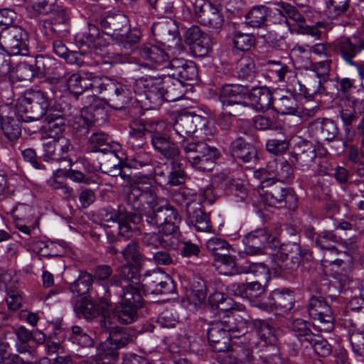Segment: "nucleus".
Wrapping results in <instances>:
<instances>
[{
  "mask_svg": "<svg viewBox=\"0 0 364 364\" xmlns=\"http://www.w3.org/2000/svg\"><path fill=\"white\" fill-rule=\"evenodd\" d=\"M140 282L137 274L128 267H123L111 279V285L121 289L117 291L121 301L114 310V316L121 323H131L137 318V310L143 303L139 292Z\"/></svg>",
  "mask_w": 364,
  "mask_h": 364,
  "instance_id": "obj_1",
  "label": "nucleus"
},
{
  "mask_svg": "<svg viewBox=\"0 0 364 364\" xmlns=\"http://www.w3.org/2000/svg\"><path fill=\"white\" fill-rule=\"evenodd\" d=\"M109 82H113V80L98 77L89 78L88 83L90 85H88V89H90L93 94L82 98L84 107L79 114L73 117L70 120L73 129L80 136H85L95 125L96 122L95 112H98L100 109L99 99L96 97V94H100L104 90L107 92V85Z\"/></svg>",
  "mask_w": 364,
  "mask_h": 364,
  "instance_id": "obj_2",
  "label": "nucleus"
},
{
  "mask_svg": "<svg viewBox=\"0 0 364 364\" xmlns=\"http://www.w3.org/2000/svg\"><path fill=\"white\" fill-rule=\"evenodd\" d=\"M296 168L302 171H311L314 175H327L332 170L331 164L325 154H317L316 146L307 140L297 142L292 154Z\"/></svg>",
  "mask_w": 364,
  "mask_h": 364,
  "instance_id": "obj_3",
  "label": "nucleus"
},
{
  "mask_svg": "<svg viewBox=\"0 0 364 364\" xmlns=\"http://www.w3.org/2000/svg\"><path fill=\"white\" fill-rule=\"evenodd\" d=\"M151 211L146 215V221L161 228L166 237H175L179 235L181 216L173 206L163 198L156 196L154 200H149Z\"/></svg>",
  "mask_w": 364,
  "mask_h": 364,
  "instance_id": "obj_4",
  "label": "nucleus"
},
{
  "mask_svg": "<svg viewBox=\"0 0 364 364\" xmlns=\"http://www.w3.org/2000/svg\"><path fill=\"white\" fill-rule=\"evenodd\" d=\"M183 151L187 163L193 168L200 171H211L219 158L217 149L210 147L207 144L196 141L194 137L191 140L183 136Z\"/></svg>",
  "mask_w": 364,
  "mask_h": 364,
  "instance_id": "obj_5",
  "label": "nucleus"
},
{
  "mask_svg": "<svg viewBox=\"0 0 364 364\" xmlns=\"http://www.w3.org/2000/svg\"><path fill=\"white\" fill-rule=\"evenodd\" d=\"M197 17L199 22L208 28L220 30L224 18L219 8L207 0L183 1V18L191 20Z\"/></svg>",
  "mask_w": 364,
  "mask_h": 364,
  "instance_id": "obj_6",
  "label": "nucleus"
},
{
  "mask_svg": "<svg viewBox=\"0 0 364 364\" xmlns=\"http://www.w3.org/2000/svg\"><path fill=\"white\" fill-rule=\"evenodd\" d=\"M48 107V98L41 90H27L16 102L18 114L25 122L39 120L46 114Z\"/></svg>",
  "mask_w": 364,
  "mask_h": 364,
  "instance_id": "obj_7",
  "label": "nucleus"
},
{
  "mask_svg": "<svg viewBox=\"0 0 364 364\" xmlns=\"http://www.w3.org/2000/svg\"><path fill=\"white\" fill-rule=\"evenodd\" d=\"M328 47L338 58L350 65L364 51V28L358 30L350 36H340L331 43Z\"/></svg>",
  "mask_w": 364,
  "mask_h": 364,
  "instance_id": "obj_8",
  "label": "nucleus"
},
{
  "mask_svg": "<svg viewBox=\"0 0 364 364\" xmlns=\"http://www.w3.org/2000/svg\"><path fill=\"white\" fill-rule=\"evenodd\" d=\"M260 179L263 188L264 200L270 206L285 207L294 210L297 207V196L289 188H285L282 183L267 180L265 176L257 177Z\"/></svg>",
  "mask_w": 364,
  "mask_h": 364,
  "instance_id": "obj_9",
  "label": "nucleus"
},
{
  "mask_svg": "<svg viewBox=\"0 0 364 364\" xmlns=\"http://www.w3.org/2000/svg\"><path fill=\"white\" fill-rule=\"evenodd\" d=\"M133 336L126 331L113 328L107 339L102 342L97 348L98 359L90 358L87 360L93 363L112 364L119 358L118 350L132 341Z\"/></svg>",
  "mask_w": 364,
  "mask_h": 364,
  "instance_id": "obj_10",
  "label": "nucleus"
},
{
  "mask_svg": "<svg viewBox=\"0 0 364 364\" xmlns=\"http://www.w3.org/2000/svg\"><path fill=\"white\" fill-rule=\"evenodd\" d=\"M310 257L309 251L302 250L299 243H284L280 247V254L273 269L279 274H291L298 269L301 262L309 260Z\"/></svg>",
  "mask_w": 364,
  "mask_h": 364,
  "instance_id": "obj_11",
  "label": "nucleus"
},
{
  "mask_svg": "<svg viewBox=\"0 0 364 364\" xmlns=\"http://www.w3.org/2000/svg\"><path fill=\"white\" fill-rule=\"evenodd\" d=\"M248 87L240 84H226L219 90L218 99L224 113L235 117L242 114L241 107H247L244 100L247 96Z\"/></svg>",
  "mask_w": 364,
  "mask_h": 364,
  "instance_id": "obj_12",
  "label": "nucleus"
},
{
  "mask_svg": "<svg viewBox=\"0 0 364 364\" xmlns=\"http://www.w3.org/2000/svg\"><path fill=\"white\" fill-rule=\"evenodd\" d=\"M28 34L21 26L14 25L0 32V47L10 55H28Z\"/></svg>",
  "mask_w": 364,
  "mask_h": 364,
  "instance_id": "obj_13",
  "label": "nucleus"
},
{
  "mask_svg": "<svg viewBox=\"0 0 364 364\" xmlns=\"http://www.w3.org/2000/svg\"><path fill=\"white\" fill-rule=\"evenodd\" d=\"M308 312L314 327L323 332H331L334 328V317L331 306L321 296H312L308 303Z\"/></svg>",
  "mask_w": 364,
  "mask_h": 364,
  "instance_id": "obj_14",
  "label": "nucleus"
},
{
  "mask_svg": "<svg viewBox=\"0 0 364 364\" xmlns=\"http://www.w3.org/2000/svg\"><path fill=\"white\" fill-rule=\"evenodd\" d=\"M136 85L144 89L145 99L149 102L148 109H155L159 108L164 100L174 102L182 97V95H179L176 98H170L168 93L165 96L163 80L160 77H144L137 81Z\"/></svg>",
  "mask_w": 364,
  "mask_h": 364,
  "instance_id": "obj_15",
  "label": "nucleus"
},
{
  "mask_svg": "<svg viewBox=\"0 0 364 364\" xmlns=\"http://www.w3.org/2000/svg\"><path fill=\"white\" fill-rule=\"evenodd\" d=\"M183 187V202L186 203V223L191 227L193 226L197 231L208 232L210 230V221L209 217L201 209V204L195 194H191L192 198L188 200L186 196L189 193L185 191Z\"/></svg>",
  "mask_w": 364,
  "mask_h": 364,
  "instance_id": "obj_16",
  "label": "nucleus"
},
{
  "mask_svg": "<svg viewBox=\"0 0 364 364\" xmlns=\"http://www.w3.org/2000/svg\"><path fill=\"white\" fill-rule=\"evenodd\" d=\"M256 177L265 176L267 180L278 183H291L294 178V170L286 160H272L267 164L266 169H261L255 173Z\"/></svg>",
  "mask_w": 364,
  "mask_h": 364,
  "instance_id": "obj_17",
  "label": "nucleus"
},
{
  "mask_svg": "<svg viewBox=\"0 0 364 364\" xmlns=\"http://www.w3.org/2000/svg\"><path fill=\"white\" fill-rule=\"evenodd\" d=\"M232 328L226 322L218 321L212 323L208 330L210 346L215 352H228L230 348V332Z\"/></svg>",
  "mask_w": 364,
  "mask_h": 364,
  "instance_id": "obj_18",
  "label": "nucleus"
},
{
  "mask_svg": "<svg viewBox=\"0 0 364 364\" xmlns=\"http://www.w3.org/2000/svg\"><path fill=\"white\" fill-rule=\"evenodd\" d=\"M109 219L118 223L119 234L124 237H132L136 228L139 217L136 214L128 211L124 207H119L118 210H113L107 214Z\"/></svg>",
  "mask_w": 364,
  "mask_h": 364,
  "instance_id": "obj_19",
  "label": "nucleus"
},
{
  "mask_svg": "<svg viewBox=\"0 0 364 364\" xmlns=\"http://www.w3.org/2000/svg\"><path fill=\"white\" fill-rule=\"evenodd\" d=\"M309 134L317 141H333L338 134L337 124L331 119L318 117L308 125Z\"/></svg>",
  "mask_w": 364,
  "mask_h": 364,
  "instance_id": "obj_20",
  "label": "nucleus"
},
{
  "mask_svg": "<svg viewBox=\"0 0 364 364\" xmlns=\"http://www.w3.org/2000/svg\"><path fill=\"white\" fill-rule=\"evenodd\" d=\"M102 32L117 39L124 37L127 31H129V19L122 14L114 16H108L101 20L100 22Z\"/></svg>",
  "mask_w": 364,
  "mask_h": 364,
  "instance_id": "obj_21",
  "label": "nucleus"
},
{
  "mask_svg": "<svg viewBox=\"0 0 364 364\" xmlns=\"http://www.w3.org/2000/svg\"><path fill=\"white\" fill-rule=\"evenodd\" d=\"M272 109L281 114L302 115L311 117L315 114L314 109H300L293 95H284L274 100Z\"/></svg>",
  "mask_w": 364,
  "mask_h": 364,
  "instance_id": "obj_22",
  "label": "nucleus"
},
{
  "mask_svg": "<svg viewBox=\"0 0 364 364\" xmlns=\"http://www.w3.org/2000/svg\"><path fill=\"white\" fill-rule=\"evenodd\" d=\"M270 235L264 228H259L247 234L243 240L244 253L248 255H262L263 248L266 247V243Z\"/></svg>",
  "mask_w": 364,
  "mask_h": 364,
  "instance_id": "obj_23",
  "label": "nucleus"
},
{
  "mask_svg": "<svg viewBox=\"0 0 364 364\" xmlns=\"http://www.w3.org/2000/svg\"><path fill=\"white\" fill-rule=\"evenodd\" d=\"M363 112V102L358 99L346 100L341 105L340 117L348 134H350L351 126Z\"/></svg>",
  "mask_w": 364,
  "mask_h": 364,
  "instance_id": "obj_24",
  "label": "nucleus"
},
{
  "mask_svg": "<svg viewBox=\"0 0 364 364\" xmlns=\"http://www.w3.org/2000/svg\"><path fill=\"white\" fill-rule=\"evenodd\" d=\"M107 86L108 100L116 108L121 109L132 100V90L130 86L114 80Z\"/></svg>",
  "mask_w": 364,
  "mask_h": 364,
  "instance_id": "obj_25",
  "label": "nucleus"
},
{
  "mask_svg": "<svg viewBox=\"0 0 364 364\" xmlns=\"http://www.w3.org/2000/svg\"><path fill=\"white\" fill-rule=\"evenodd\" d=\"M203 281L197 277L190 283V287H186V299L183 298V306L188 311L195 313L205 299V293L203 291Z\"/></svg>",
  "mask_w": 364,
  "mask_h": 364,
  "instance_id": "obj_26",
  "label": "nucleus"
},
{
  "mask_svg": "<svg viewBox=\"0 0 364 364\" xmlns=\"http://www.w3.org/2000/svg\"><path fill=\"white\" fill-rule=\"evenodd\" d=\"M230 152L235 160H240L243 163H256L257 161V151L255 146L245 141L242 138H237L230 146Z\"/></svg>",
  "mask_w": 364,
  "mask_h": 364,
  "instance_id": "obj_27",
  "label": "nucleus"
},
{
  "mask_svg": "<svg viewBox=\"0 0 364 364\" xmlns=\"http://www.w3.org/2000/svg\"><path fill=\"white\" fill-rule=\"evenodd\" d=\"M252 107L257 111L264 112L272 107L274 103L272 94L266 86L255 87L248 90L247 96Z\"/></svg>",
  "mask_w": 364,
  "mask_h": 364,
  "instance_id": "obj_28",
  "label": "nucleus"
},
{
  "mask_svg": "<svg viewBox=\"0 0 364 364\" xmlns=\"http://www.w3.org/2000/svg\"><path fill=\"white\" fill-rule=\"evenodd\" d=\"M18 340L23 346L19 347L18 350L20 353L29 352V348H33L37 345L43 343L46 341L45 334L40 331H31L24 326H20L16 331Z\"/></svg>",
  "mask_w": 364,
  "mask_h": 364,
  "instance_id": "obj_29",
  "label": "nucleus"
},
{
  "mask_svg": "<svg viewBox=\"0 0 364 364\" xmlns=\"http://www.w3.org/2000/svg\"><path fill=\"white\" fill-rule=\"evenodd\" d=\"M129 186L127 200L134 208H138L139 203L143 199L149 204V200H154L156 197V193L150 190V186L148 184L134 182Z\"/></svg>",
  "mask_w": 364,
  "mask_h": 364,
  "instance_id": "obj_30",
  "label": "nucleus"
},
{
  "mask_svg": "<svg viewBox=\"0 0 364 364\" xmlns=\"http://www.w3.org/2000/svg\"><path fill=\"white\" fill-rule=\"evenodd\" d=\"M140 55L146 60V66L156 68L168 60V55L158 46H146L140 50Z\"/></svg>",
  "mask_w": 364,
  "mask_h": 364,
  "instance_id": "obj_31",
  "label": "nucleus"
},
{
  "mask_svg": "<svg viewBox=\"0 0 364 364\" xmlns=\"http://www.w3.org/2000/svg\"><path fill=\"white\" fill-rule=\"evenodd\" d=\"M51 20L58 31V37H66L70 29V13L68 9L60 6H55L52 10Z\"/></svg>",
  "mask_w": 364,
  "mask_h": 364,
  "instance_id": "obj_32",
  "label": "nucleus"
},
{
  "mask_svg": "<svg viewBox=\"0 0 364 364\" xmlns=\"http://www.w3.org/2000/svg\"><path fill=\"white\" fill-rule=\"evenodd\" d=\"M107 301L105 299L90 301L87 298H82L75 309L82 314L85 318H91L100 315L107 309Z\"/></svg>",
  "mask_w": 364,
  "mask_h": 364,
  "instance_id": "obj_33",
  "label": "nucleus"
},
{
  "mask_svg": "<svg viewBox=\"0 0 364 364\" xmlns=\"http://www.w3.org/2000/svg\"><path fill=\"white\" fill-rule=\"evenodd\" d=\"M202 255L200 240L197 236L193 240L183 237V264L198 265Z\"/></svg>",
  "mask_w": 364,
  "mask_h": 364,
  "instance_id": "obj_34",
  "label": "nucleus"
},
{
  "mask_svg": "<svg viewBox=\"0 0 364 364\" xmlns=\"http://www.w3.org/2000/svg\"><path fill=\"white\" fill-rule=\"evenodd\" d=\"M206 119L196 113L195 107L183 103V130L189 136L196 132L197 128L205 124Z\"/></svg>",
  "mask_w": 364,
  "mask_h": 364,
  "instance_id": "obj_35",
  "label": "nucleus"
},
{
  "mask_svg": "<svg viewBox=\"0 0 364 364\" xmlns=\"http://www.w3.org/2000/svg\"><path fill=\"white\" fill-rule=\"evenodd\" d=\"M252 323L257 336L265 345L274 346L277 343V338L275 329L268 321L262 319H255Z\"/></svg>",
  "mask_w": 364,
  "mask_h": 364,
  "instance_id": "obj_36",
  "label": "nucleus"
},
{
  "mask_svg": "<svg viewBox=\"0 0 364 364\" xmlns=\"http://www.w3.org/2000/svg\"><path fill=\"white\" fill-rule=\"evenodd\" d=\"M78 41L81 46H86L90 50L97 51L102 50V47L105 46V42L100 36L99 29L95 25L90 24L88 26V32L78 35L77 36Z\"/></svg>",
  "mask_w": 364,
  "mask_h": 364,
  "instance_id": "obj_37",
  "label": "nucleus"
},
{
  "mask_svg": "<svg viewBox=\"0 0 364 364\" xmlns=\"http://www.w3.org/2000/svg\"><path fill=\"white\" fill-rule=\"evenodd\" d=\"M346 148L347 159L352 164L351 168L360 176H364V153L357 146L343 142Z\"/></svg>",
  "mask_w": 364,
  "mask_h": 364,
  "instance_id": "obj_38",
  "label": "nucleus"
},
{
  "mask_svg": "<svg viewBox=\"0 0 364 364\" xmlns=\"http://www.w3.org/2000/svg\"><path fill=\"white\" fill-rule=\"evenodd\" d=\"M120 254L122 255L127 265H124L122 267L119 269L118 274L124 267H129L131 269L134 270L136 274H138L137 271L135 269L131 267L130 265L137 266L141 263L143 259V255L140 251L139 244L134 240L130 241L120 252ZM137 275L139 276V274Z\"/></svg>",
  "mask_w": 364,
  "mask_h": 364,
  "instance_id": "obj_39",
  "label": "nucleus"
},
{
  "mask_svg": "<svg viewBox=\"0 0 364 364\" xmlns=\"http://www.w3.org/2000/svg\"><path fill=\"white\" fill-rule=\"evenodd\" d=\"M151 136V142L156 150H158L165 156L173 157L179 154L176 145L168 140L164 134L159 133L156 129Z\"/></svg>",
  "mask_w": 364,
  "mask_h": 364,
  "instance_id": "obj_40",
  "label": "nucleus"
},
{
  "mask_svg": "<svg viewBox=\"0 0 364 364\" xmlns=\"http://www.w3.org/2000/svg\"><path fill=\"white\" fill-rule=\"evenodd\" d=\"M336 26V23L331 19H323L322 21H317L312 26H309L306 23L298 33L310 36L316 40H320L323 33L331 31Z\"/></svg>",
  "mask_w": 364,
  "mask_h": 364,
  "instance_id": "obj_41",
  "label": "nucleus"
},
{
  "mask_svg": "<svg viewBox=\"0 0 364 364\" xmlns=\"http://www.w3.org/2000/svg\"><path fill=\"white\" fill-rule=\"evenodd\" d=\"M269 12V7L264 5L255 6L245 15V22L252 28H263Z\"/></svg>",
  "mask_w": 364,
  "mask_h": 364,
  "instance_id": "obj_42",
  "label": "nucleus"
},
{
  "mask_svg": "<svg viewBox=\"0 0 364 364\" xmlns=\"http://www.w3.org/2000/svg\"><path fill=\"white\" fill-rule=\"evenodd\" d=\"M162 129L164 123L162 122H146L143 119L132 121L130 124L129 135L133 138H141L146 132L152 133L156 131V127Z\"/></svg>",
  "mask_w": 364,
  "mask_h": 364,
  "instance_id": "obj_43",
  "label": "nucleus"
},
{
  "mask_svg": "<svg viewBox=\"0 0 364 364\" xmlns=\"http://www.w3.org/2000/svg\"><path fill=\"white\" fill-rule=\"evenodd\" d=\"M270 305L276 309H279L284 313L290 311L294 304V298L292 292H284L275 291L269 296Z\"/></svg>",
  "mask_w": 364,
  "mask_h": 364,
  "instance_id": "obj_44",
  "label": "nucleus"
},
{
  "mask_svg": "<svg viewBox=\"0 0 364 364\" xmlns=\"http://www.w3.org/2000/svg\"><path fill=\"white\" fill-rule=\"evenodd\" d=\"M257 75L255 60L249 57L241 58L237 63V76L247 82H253Z\"/></svg>",
  "mask_w": 364,
  "mask_h": 364,
  "instance_id": "obj_45",
  "label": "nucleus"
},
{
  "mask_svg": "<svg viewBox=\"0 0 364 364\" xmlns=\"http://www.w3.org/2000/svg\"><path fill=\"white\" fill-rule=\"evenodd\" d=\"M291 330L297 337L301 345L308 347V343L314 334L309 328V323L303 319H295L291 326Z\"/></svg>",
  "mask_w": 364,
  "mask_h": 364,
  "instance_id": "obj_46",
  "label": "nucleus"
},
{
  "mask_svg": "<svg viewBox=\"0 0 364 364\" xmlns=\"http://www.w3.org/2000/svg\"><path fill=\"white\" fill-rule=\"evenodd\" d=\"M93 282L92 276L86 272H81L78 278L70 285V291L75 296H83L90 291Z\"/></svg>",
  "mask_w": 364,
  "mask_h": 364,
  "instance_id": "obj_47",
  "label": "nucleus"
},
{
  "mask_svg": "<svg viewBox=\"0 0 364 364\" xmlns=\"http://www.w3.org/2000/svg\"><path fill=\"white\" fill-rule=\"evenodd\" d=\"M228 243L225 240L218 237H212L206 242L207 249L214 255L222 256L223 263H233L231 257L226 255L225 252L228 250Z\"/></svg>",
  "mask_w": 364,
  "mask_h": 364,
  "instance_id": "obj_48",
  "label": "nucleus"
},
{
  "mask_svg": "<svg viewBox=\"0 0 364 364\" xmlns=\"http://www.w3.org/2000/svg\"><path fill=\"white\" fill-rule=\"evenodd\" d=\"M89 78L82 76L78 73H74L69 76L66 80L68 90L75 95H82L85 90H88V85H90Z\"/></svg>",
  "mask_w": 364,
  "mask_h": 364,
  "instance_id": "obj_49",
  "label": "nucleus"
},
{
  "mask_svg": "<svg viewBox=\"0 0 364 364\" xmlns=\"http://www.w3.org/2000/svg\"><path fill=\"white\" fill-rule=\"evenodd\" d=\"M167 276L168 274H166L163 272H154L145 277L142 280L141 284L144 292L155 294L158 291V287L162 284V282L165 279V277Z\"/></svg>",
  "mask_w": 364,
  "mask_h": 364,
  "instance_id": "obj_50",
  "label": "nucleus"
},
{
  "mask_svg": "<svg viewBox=\"0 0 364 364\" xmlns=\"http://www.w3.org/2000/svg\"><path fill=\"white\" fill-rule=\"evenodd\" d=\"M189 47L190 52L195 57L206 56L212 47V40L208 35L204 33Z\"/></svg>",
  "mask_w": 364,
  "mask_h": 364,
  "instance_id": "obj_51",
  "label": "nucleus"
},
{
  "mask_svg": "<svg viewBox=\"0 0 364 364\" xmlns=\"http://www.w3.org/2000/svg\"><path fill=\"white\" fill-rule=\"evenodd\" d=\"M107 156L101 163V169L103 173L112 176H116L117 172L120 166V161L114 150H107L104 152Z\"/></svg>",
  "mask_w": 364,
  "mask_h": 364,
  "instance_id": "obj_52",
  "label": "nucleus"
},
{
  "mask_svg": "<svg viewBox=\"0 0 364 364\" xmlns=\"http://www.w3.org/2000/svg\"><path fill=\"white\" fill-rule=\"evenodd\" d=\"M70 341L81 348H90L94 344L93 339L81 327L75 326L72 327L69 336Z\"/></svg>",
  "mask_w": 364,
  "mask_h": 364,
  "instance_id": "obj_53",
  "label": "nucleus"
},
{
  "mask_svg": "<svg viewBox=\"0 0 364 364\" xmlns=\"http://www.w3.org/2000/svg\"><path fill=\"white\" fill-rule=\"evenodd\" d=\"M142 242L151 250H155L159 247L166 248L173 242L164 238L159 233L150 232L144 233L142 236Z\"/></svg>",
  "mask_w": 364,
  "mask_h": 364,
  "instance_id": "obj_54",
  "label": "nucleus"
},
{
  "mask_svg": "<svg viewBox=\"0 0 364 364\" xmlns=\"http://www.w3.org/2000/svg\"><path fill=\"white\" fill-rule=\"evenodd\" d=\"M254 127L259 130H277L280 127L277 117L267 114H259L253 119Z\"/></svg>",
  "mask_w": 364,
  "mask_h": 364,
  "instance_id": "obj_55",
  "label": "nucleus"
},
{
  "mask_svg": "<svg viewBox=\"0 0 364 364\" xmlns=\"http://www.w3.org/2000/svg\"><path fill=\"white\" fill-rule=\"evenodd\" d=\"M226 193L233 195L240 200H244L247 196V188L242 183L238 180H229L221 183Z\"/></svg>",
  "mask_w": 364,
  "mask_h": 364,
  "instance_id": "obj_56",
  "label": "nucleus"
},
{
  "mask_svg": "<svg viewBox=\"0 0 364 364\" xmlns=\"http://www.w3.org/2000/svg\"><path fill=\"white\" fill-rule=\"evenodd\" d=\"M1 128L4 135L13 144L19 138L21 133L20 119L2 122Z\"/></svg>",
  "mask_w": 364,
  "mask_h": 364,
  "instance_id": "obj_57",
  "label": "nucleus"
},
{
  "mask_svg": "<svg viewBox=\"0 0 364 364\" xmlns=\"http://www.w3.org/2000/svg\"><path fill=\"white\" fill-rule=\"evenodd\" d=\"M309 345L311 346L317 355L321 357H327L332 352V347L329 343L318 334H314V337L309 341Z\"/></svg>",
  "mask_w": 364,
  "mask_h": 364,
  "instance_id": "obj_58",
  "label": "nucleus"
},
{
  "mask_svg": "<svg viewBox=\"0 0 364 364\" xmlns=\"http://www.w3.org/2000/svg\"><path fill=\"white\" fill-rule=\"evenodd\" d=\"M108 135L102 131H96L92 133L88 139V144L90 146V152L102 151L109 150L107 148L100 149V146L108 144Z\"/></svg>",
  "mask_w": 364,
  "mask_h": 364,
  "instance_id": "obj_59",
  "label": "nucleus"
},
{
  "mask_svg": "<svg viewBox=\"0 0 364 364\" xmlns=\"http://www.w3.org/2000/svg\"><path fill=\"white\" fill-rule=\"evenodd\" d=\"M255 36L251 33L236 31L233 37L235 47L241 51H247L255 44Z\"/></svg>",
  "mask_w": 364,
  "mask_h": 364,
  "instance_id": "obj_60",
  "label": "nucleus"
},
{
  "mask_svg": "<svg viewBox=\"0 0 364 364\" xmlns=\"http://www.w3.org/2000/svg\"><path fill=\"white\" fill-rule=\"evenodd\" d=\"M266 65L269 71L274 74L280 82H284L286 75L291 73L290 68L280 60H268Z\"/></svg>",
  "mask_w": 364,
  "mask_h": 364,
  "instance_id": "obj_61",
  "label": "nucleus"
},
{
  "mask_svg": "<svg viewBox=\"0 0 364 364\" xmlns=\"http://www.w3.org/2000/svg\"><path fill=\"white\" fill-rule=\"evenodd\" d=\"M323 79L318 77L311 73L306 80V87H304L305 95H309V96H312L314 95L321 93L324 91V87L323 86V83L325 82Z\"/></svg>",
  "mask_w": 364,
  "mask_h": 364,
  "instance_id": "obj_62",
  "label": "nucleus"
},
{
  "mask_svg": "<svg viewBox=\"0 0 364 364\" xmlns=\"http://www.w3.org/2000/svg\"><path fill=\"white\" fill-rule=\"evenodd\" d=\"M36 75L35 70L31 65L20 63L16 68L14 76L18 81L30 82Z\"/></svg>",
  "mask_w": 364,
  "mask_h": 364,
  "instance_id": "obj_63",
  "label": "nucleus"
},
{
  "mask_svg": "<svg viewBox=\"0 0 364 364\" xmlns=\"http://www.w3.org/2000/svg\"><path fill=\"white\" fill-rule=\"evenodd\" d=\"M289 149V141L285 139H271L266 143L267 151L274 155L285 153Z\"/></svg>",
  "mask_w": 364,
  "mask_h": 364,
  "instance_id": "obj_64",
  "label": "nucleus"
}]
</instances>
